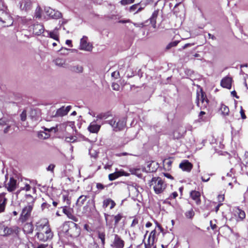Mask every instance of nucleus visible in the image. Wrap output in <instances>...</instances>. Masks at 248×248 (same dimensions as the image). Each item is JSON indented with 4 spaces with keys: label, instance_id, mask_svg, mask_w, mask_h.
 Instances as JSON below:
<instances>
[{
    "label": "nucleus",
    "instance_id": "nucleus-1",
    "mask_svg": "<svg viewBox=\"0 0 248 248\" xmlns=\"http://www.w3.org/2000/svg\"><path fill=\"white\" fill-rule=\"evenodd\" d=\"M36 230L35 237L40 242H46L53 237V233L46 219H41L36 222Z\"/></svg>",
    "mask_w": 248,
    "mask_h": 248
},
{
    "label": "nucleus",
    "instance_id": "nucleus-2",
    "mask_svg": "<svg viewBox=\"0 0 248 248\" xmlns=\"http://www.w3.org/2000/svg\"><path fill=\"white\" fill-rule=\"evenodd\" d=\"M61 231L66 237L70 238L71 239L77 238L81 233L80 227L71 221H65L62 224Z\"/></svg>",
    "mask_w": 248,
    "mask_h": 248
},
{
    "label": "nucleus",
    "instance_id": "nucleus-3",
    "mask_svg": "<svg viewBox=\"0 0 248 248\" xmlns=\"http://www.w3.org/2000/svg\"><path fill=\"white\" fill-rule=\"evenodd\" d=\"M27 198L31 199V201L28 203L27 205L24 206L20 213L18 222L21 224H23L31 220L32 218V212L33 211L35 200L33 198L31 195H27Z\"/></svg>",
    "mask_w": 248,
    "mask_h": 248
},
{
    "label": "nucleus",
    "instance_id": "nucleus-4",
    "mask_svg": "<svg viewBox=\"0 0 248 248\" xmlns=\"http://www.w3.org/2000/svg\"><path fill=\"white\" fill-rule=\"evenodd\" d=\"M20 229L19 227L14 226L9 227L6 226L3 222H0V235L7 236L12 234L18 235Z\"/></svg>",
    "mask_w": 248,
    "mask_h": 248
},
{
    "label": "nucleus",
    "instance_id": "nucleus-5",
    "mask_svg": "<svg viewBox=\"0 0 248 248\" xmlns=\"http://www.w3.org/2000/svg\"><path fill=\"white\" fill-rule=\"evenodd\" d=\"M7 7L5 5L3 8H0V21L4 27H9L13 23L12 17L6 12Z\"/></svg>",
    "mask_w": 248,
    "mask_h": 248
},
{
    "label": "nucleus",
    "instance_id": "nucleus-6",
    "mask_svg": "<svg viewBox=\"0 0 248 248\" xmlns=\"http://www.w3.org/2000/svg\"><path fill=\"white\" fill-rule=\"evenodd\" d=\"M196 103L201 109H204L207 108L209 104V100L207 99L205 93L201 90L200 92H197L196 95Z\"/></svg>",
    "mask_w": 248,
    "mask_h": 248
},
{
    "label": "nucleus",
    "instance_id": "nucleus-7",
    "mask_svg": "<svg viewBox=\"0 0 248 248\" xmlns=\"http://www.w3.org/2000/svg\"><path fill=\"white\" fill-rule=\"evenodd\" d=\"M10 122V120L6 117L3 116L0 118V130H2L4 134H7L11 130Z\"/></svg>",
    "mask_w": 248,
    "mask_h": 248
},
{
    "label": "nucleus",
    "instance_id": "nucleus-8",
    "mask_svg": "<svg viewBox=\"0 0 248 248\" xmlns=\"http://www.w3.org/2000/svg\"><path fill=\"white\" fill-rule=\"evenodd\" d=\"M104 216H105L107 225H108V226H110L111 225L112 220H110V221H109L108 219V217H110V216L105 213L104 214ZM111 217L113 218V219L114 220V225L115 227L118 225L120 221L123 218V216L122 213H118V214H117L116 215L111 216Z\"/></svg>",
    "mask_w": 248,
    "mask_h": 248
},
{
    "label": "nucleus",
    "instance_id": "nucleus-9",
    "mask_svg": "<svg viewBox=\"0 0 248 248\" xmlns=\"http://www.w3.org/2000/svg\"><path fill=\"white\" fill-rule=\"evenodd\" d=\"M114 238L111 246L114 248H124L125 245L124 241L117 234H113Z\"/></svg>",
    "mask_w": 248,
    "mask_h": 248
},
{
    "label": "nucleus",
    "instance_id": "nucleus-10",
    "mask_svg": "<svg viewBox=\"0 0 248 248\" xmlns=\"http://www.w3.org/2000/svg\"><path fill=\"white\" fill-rule=\"evenodd\" d=\"M110 124L116 129V131L123 129L126 125V122L124 120L112 119L110 121Z\"/></svg>",
    "mask_w": 248,
    "mask_h": 248
},
{
    "label": "nucleus",
    "instance_id": "nucleus-11",
    "mask_svg": "<svg viewBox=\"0 0 248 248\" xmlns=\"http://www.w3.org/2000/svg\"><path fill=\"white\" fill-rule=\"evenodd\" d=\"M63 213L67 216V217L74 222H78V218L74 215V211L72 208L68 206H64L62 207Z\"/></svg>",
    "mask_w": 248,
    "mask_h": 248
},
{
    "label": "nucleus",
    "instance_id": "nucleus-12",
    "mask_svg": "<svg viewBox=\"0 0 248 248\" xmlns=\"http://www.w3.org/2000/svg\"><path fill=\"white\" fill-rule=\"evenodd\" d=\"M17 180L13 177L10 178L9 181L6 183L5 182L4 186L9 192L15 191L16 188Z\"/></svg>",
    "mask_w": 248,
    "mask_h": 248
},
{
    "label": "nucleus",
    "instance_id": "nucleus-13",
    "mask_svg": "<svg viewBox=\"0 0 248 248\" xmlns=\"http://www.w3.org/2000/svg\"><path fill=\"white\" fill-rule=\"evenodd\" d=\"M156 194L162 193L166 188L167 185L159 177H156Z\"/></svg>",
    "mask_w": 248,
    "mask_h": 248
},
{
    "label": "nucleus",
    "instance_id": "nucleus-14",
    "mask_svg": "<svg viewBox=\"0 0 248 248\" xmlns=\"http://www.w3.org/2000/svg\"><path fill=\"white\" fill-rule=\"evenodd\" d=\"M130 174L129 173L125 172L123 170H120L116 171L114 173L109 174L108 177L109 180L113 181L121 176H128Z\"/></svg>",
    "mask_w": 248,
    "mask_h": 248
},
{
    "label": "nucleus",
    "instance_id": "nucleus-15",
    "mask_svg": "<svg viewBox=\"0 0 248 248\" xmlns=\"http://www.w3.org/2000/svg\"><path fill=\"white\" fill-rule=\"evenodd\" d=\"M88 38L87 37H83L80 40V49L88 51H91L92 50L93 46L92 44L87 42Z\"/></svg>",
    "mask_w": 248,
    "mask_h": 248
},
{
    "label": "nucleus",
    "instance_id": "nucleus-16",
    "mask_svg": "<svg viewBox=\"0 0 248 248\" xmlns=\"http://www.w3.org/2000/svg\"><path fill=\"white\" fill-rule=\"evenodd\" d=\"M6 193H0V214L5 212L8 199L6 197Z\"/></svg>",
    "mask_w": 248,
    "mask_h": 248
},
{
    "label": "nucleus",
    "instance_id": "nucleus-17",
    "mask_svg": "<svg viewBox=\"0 0 248 248\" xmlns=\"http://www.w3.org/2000/svg\"><path fill=\"white\" fill-rule=\"evenodd\" d=\"M179 167L183 171L189 172L192 170L193 165L188 160H184L180 163Z\"/></svg>",
    "mask_w": 248,
    "mask_h": 248
},
{
    "label": "nucleus",
    "instance_id": "nucleus-18",
    "mask_svg": "<svg viewBox=\"0 0 248 248\" xmlns=\"http://www.w3.org/2000/svg\"><path fill=\"white\" fill-rule=\"evenodd\" d=\"M23 231L26 234H30L32 233L34 230V227L32 221L23 223Z\"/></svg>",
    "mask_w": 248,
    "mask_h": 248
},
{
    "label": "nucleus",
    "instance_id": "nucleus-19",
    "mask_svg": "<svg viewBox=\"0 0 248 248\" xmlns=\"http://www.w3.org/2000/svg\"><path fill=\"white\" fill-rule=\"evenodd\" d=\"M155 239V230L152 231L148 237L147 243H145V248H155V246H154V241Z\"/></svg>",
    "mask_w": 248,
    "mask_h": 248
},
{
    "label": "nucleus",
    "instance_id": "nucleus-20",
    "mask_svg": "<svg viewBox=\"0 0 248 248\" xmlns=\"http://www.w3.org/2000/svg\"><path fill=\"white\" fill-rule=\"evenodd\" d=\"M31 0H22L20 2V8L22 10L28 11L31 8Z\"/></svg>",
    "mask_w": 248,
    "mask_h": 248
},
{
    "label": "nucleus",
    "instance_id": "nucleus-21",
    "mask_svg": "<svg viewBox=\"0 0 248 248\" xmlns=\"http://www.w3.org/2000/svg\"><path fill=\"white\" fill-rule=\"evenodd\" d=\"M101 128L100 124H97L96 122L94 121L90 123L88 127L89 131L92 133H97Z\"/></svg>",
    "mask_w": 248,
    "mask_h": 248
},
{
    "label": "nucleus",
    "instance_id": "nucleus-22",
    "mask_svg": "<svg viewBox=\"0 0 248 248\" xmlns=\"http://www.w3.org/2000/svg\"><path fill=\"white\" fill-rule=\"evenodd\" d=\"M190 196L192 200L195 201L197 204L198 205L201 203V193L199 191L192 190L190 193Z\"/></svg>",
    "mask_w": 248,
    "mask_h": 248
},
{
    "label": "nucleus",
    "instance_id": "nucleus-23",
    "mask_svg": "<svg viewBox=\"0 0 248 248\" xmlns=\"http://www.w3.org/2000/svg\"><path fill=\"white\" fill-rule=\"evenodd\" d=\"M44 31V26L40 23H36L33 25V32L37 35L43 33Z\"/></svg>",
    "mask_w": 248,
    "mask_h": 248
},
{
    "label": "nucleus",
    "instance_id": "nucleus-24",
    "mask_svg": "<svg viewBox=\"0 0 248 248\" xmlns=\"http://www.w3.org/2000/svg\"><path fill=\"white\" fill-rule=\"evenodd\" d=\"M109 205H110L109 209H112L116 206V203L110 198L105 199L103 202V208H107Z\"/></svg>",
    "mask_w": 248,
    "mask_h": 248
},
{
    "label": "nucleus",
    "instance_id": "nucleus-25",
    "mask_svg": "<svg viewBox=\"0 0 248 248\" xmlns=\"http://www.w3.org/2000/svg\"><path fill=\"white\" fill-rule=\"evenodd\" d=\"M220 84L223 88L231 89L232 87V78L229 77L224 78L221 80Z\"/></svg>",
    "mask_w": 248,
    "mask_h": 248
},
{
    "label": "nucleus",
    "instance_id": "nucleus-26",
    "mask_svg": "<svg viewBox=\"0 0 248 248\" xmlns=\"http://www.w3.org/2000/svg\"><path fill=\"white\" fill-rule=\"evenodd\" d=\"M47 15L50 17L54 19H58L61 17V13L58 11L49 9L46 11Z\"/></svg>",
    "mask_w": 248,
    "mask_h": 248
},
{
    "label": "nucleus",
    "instance_id": "nucleus-27",
    "mask_svg": "<svg viewBox=\"0 0 248 248\" xmlns=\"http://www.w3.org/2000/svg\"><path fill=\"white\" fill-rule=\"evenodd\" d=\"M219 111L220 112V114L224 116H228L230 113L229 107L223 104H221Z\"/></svg>",
    "mask_w": 248,
    "mask_h": 248
},
{
    "label": "nucleus",
    "instance_id": "nucleus-28",
    "mask_svg": "<svg viewBox=\"0 0 248 248\" xmlns=\"http://www.w3.org/2000/svg\"><path fill=\"white\" fill-rule=\"evenodd\" d=\"M172 161L168 159H165L163 160V165L164 169L165 170L169 171L171 170Z\"/></svg>",
    "mask_w": 248,
    "mask_h": 248
},
{
    "label": "nucleus",
    "instance_id": "nucleus-29",
    "mask_svg": "<svg viewBox=\"0 0 248 248\" xmlns=\"http://www.w3.org/2000/svg\"><path fill=\"white\" fill-rule=\"evenodd\" d=\"M141 222L143 221V218L141 217L140 216H137L134 217V218L132 220V222L131 224V227L134 228L135 226L138 224L139 221L140 220Z\"/></svg>",
    "mask_w": 248,
    "mask_h": 248
},
{
    "label": "nucleus",
    "instance_id": "nucleus-30",
    "mask_svg": "<svg viewBox=\"0 0 248 248\" xmlns=\"http://www.w3.org/2000/svg\"><path fill=\"white\" fill-rule=\"evenodd\" d=\"M88 197H88L87 196L81 195L78 198L77 201V204H78L79 206H81L84 204L85 201L87 200Z\"/></svg>",
    "mask_w": 248,
    "mask_h": 248
},
{
    "label": "nucleus",
    "instance_id": "nucleus-31",
    "mask_svg": "<svg viewBox=\"0 0 248 248\" xmlns=\"http://www.w3.org/2000/svg\"><path fill=\"white\" fill-rule=\"evenodd\" d=\"M97 235L98 238H99L101 241V244L102 246H104L105 245V238H106V234L104 232H98Z\"/></svg>",
    "mask_w": 248,
    "mask_h": 248
},
{
    "label": "nucleus",
    "instance_id": "nucleus-32",
    "mask_svg": "<svg viewBox=\"0 0 248 248\" xmlns=\"http://www.w3.org/2000/svg\"><path fill=\"white\" fill-rule=\"evenodd\" d=\"M70 70L74 72L81 73L83 71V67L79 65L73 66L70 67Z\"/></svg>",
    "mask_w": 248,
    "mask_h": 248
},
{
    "label": "nucleus",
    "instance_id": "nucleus-33",
    "mask_svg": "<svg viewBox=\"0 0 248 248\" xmlns=\"http://www.w3.org/2000/svg\"><path fill=\"white\" fill-rule=\"evenodd\" d=\"M54 62L57 65L60 66H63L65 63V60L61 58H57L55 59Z\"/></svg>",
    "mask_w": 248,
    "mask_h": 248
},
{
    "label": "nucleus",
    "instance_id": "nucleus-34",
    "mask_svg": "<svg viewBox=\"0 0 248 248\" xmlns=\"http://www.w3.org/2000/svg\"><path fill=\"white\" fill-rule=\"evenodd\" d=\"M235 212L238 214L239 217L242 220L245 218L246 214L245 212L243 210L237 208Z\"/></svg>",
    "mask_w": 248,
    "mask_h": 248
},
{
    "label": "nucleus",
    "instance_id": "nucleus-35",
    "mask_svg": "<svg viewBox=\"0 0 248 248\" xmlns=\"http://www.w3.org/2000/svg\"><path fill=\"white\" fill-rule=\"evenodd\" d=\"M195 215V213L192 209L186 211L185 213V216L187 218L191 219Z\"/></svg>",
    "mask_w": 248,
    "mask_h": 248
},
{
    "label": "nucleus",
    "instance_id": "nucleus-36",
    "mask_svg": "<svg viewBox=\"0 0 248 248\" xmlns=\"http://www.w3.org/2000/svg\"><path fill=\"white\" fill-rule=\"evenodd\" d=\"M179 43V41H175L170 43L166 47V50H168L172 47H175L177 46Z\"/></svg>",
    "mask_w": 248,
    "mask_h": 248
},
{
    "label": "nucleus",
    "instance_id": "nucleus-37",
    "mask_svg": "<svg viewBox=\"0 0 248 248\" xmlns=\"http://www.w3.org/2000/svg\"><path fill=\"white\" fill-rule=\"evenodd\" d=\"M65 109L64 107H62L59 109H58L57 111V115L59 116H63L66 115V114H64L65 112Z\"/></svg>",
    "mask_w": 248,
    "mask_h": 248
},
{
    "label": "nucleus",
    "instance_id": "nucleus-38",
    "mask_svg": "<svg viewBox=\"0 0 248 248\" xmlns=\"http://www.w3.org/2000/svg\"><path fill=\"white\" fill-rule=\"evenodd\" d=\"M49 36L50 38L60 42L59 35L57 33L54 32H50Z\"/></svg>",
    "mask_w": 248,
    "mask_h": 248
},
{
    "label": "nucleus",
    "instance_id": "nucleus-39",
    "mask_svg": "<svg viewBox=\"0 0 248 248\" xmlns=\"http://www.w3.org/2000/svg\"><path fill=\"white\" fill-rule=\"evenodd\" d=\"M134 1L135 0H121L120 3L122 5H126L133 3Z\"/></svg>",
    "mask_w": 248,
    "mask_h": 248
},
{
    "label": "nucleus",
    "instance_id": "nucleus-40",
    "mask_svg": "<svg viewBox=\"0 0 248 248\" xmlns=\"http://www.w3.org/2000/svg\"><path fill=\"white\" fill-rule=\"evenodd\" d=\"M88 248H99V247L96 243L93 242L89 244Z\"/></svg>",
    "mask_w": 248,
    "mask_h": 248
},
{
    "label": "nucleus",
    "instance_id": "nucleus-41",
    "mask_svg": "<svg viewBox=\"0 0 248 248\" xmlns=\"http://www.w3.org/2000/svg\"><path fill=\"white\" fill-rule=\"evenodd\" d=\"M27 118V113L25 110H24L20 114V118L22 121H25Z\"/></svg>",
    "mask_w": 248,
    "mask_h": 248
},
{
    "label": "nucleus",
    "instance_id": "nucleus-42",
    "mask_svg": "<svg viewBox=\"0 0 248 248\" xmlns=\"http://www.w3.org/2000/svg\"><path fill=\"white\" fill-rule=\"evenodd\" d=\"M139 5L140 3L133 4V5L130 6L129 8V11L131 12L135 11L137 9H138V7L139 6Z\"/></svg>",
    "mask_w": 248,
    "mask_h": 248
},
{
    "label": "nucleus",
    "instance_id": "nucleus-43",
    "mask_svg": "<svg viewBox=\"0 0 248 248\" xmlns=\"http://www.w3.org/2000/svg\"><path fill=\"white\" fill-rule=\"evenodd\" d=\"M51 205L47 202H43L41 205V208L42 210H44L46 209H48Z\"/></svg>",
    "mask_w": 248,
    "mask_h": 248
},
{
    "label": "nucleus",
    "instance_id": "nucleus-44",
    "mask_svg": "<svg viewBox=\"0 0 248 248\" xmlns=\"http://www.w3.org/2000/svg\"><path fill=\"white\" fill-rule=\"evenodd\" d=\"M36 18H40L41 17V10L40 8L37 9L35 12V16Z\"/></svg>",
    "mask_w": 248,
    "mask_h": 248
},
{
    "label": "nucleus",
    "instance_id": "nucleus-45",
    "mask_svg": "<svg viewBox=\"0 0 248 248\" xmlns=\"http://www.w3.org/2000/svg\"><path fill=\"white\" fill-rule=\"evenodd\" d=\"M155 16V12H154L153 14L152 17L150 18V22L151 23L152 26L155 28V22L154 21V18Z\"/></svg>",
    "mask_w": 248,
    "mask_h": 248
},
{
    "label": "nucleus",
    "instance_id": "nucleus-46",
    "mask_svg": "<svg viewBox=\"0 0 248 248\" xmlns=\"http://www.w3.org/2000/svg\"><path fill=\"white\" fill-rule=\"evenodd\" d=\"M112 88L114 90L119 91L120 89V86L118 83H113L112 84Z\"/></svg>",
    "mask_w": 248,
    "mask_h": 248
},
{
    "label": "nucleus",
    "instance_id": "nucleus-47",
    "mask_svg": "<svg viewBox=\"0 0 248 248\" xmlns=\"http://www.w3.org/2000/svg\"><path fill=\"white\" fill-rule=\"evenodd\" d=\"M201 179L202 182H208L210 180L209 175L207 174L204 176H202Z\"/></svg>",
    "mask_w": 248,
    "mask_h": 248
},
{
    "label": "nucleus",
    "instance_id": "nucleus-48",
    "mask_svg": "<svg viewBox=\"0 0 248 248\" xmlns=\"http://www.w3.org/2000/svg\"><path fill=\"white\" fill-rule=\"evenodd\" d=\"M178 196V193L177 192H173L169 197V199L172 200L175 199Z\"/></svg>",
    "mask_w": 248,
    "mask_h": 248
},
{
    "label": "nucleus",
    "instance_id": "nucleus-49",
    "mask_svg": "<svg viewBox=\"0 0 248 248\" xmlns=\"http://www.w3.org/2000/svg\"><path fill=\"white\" fill-rule=\"evenodd\" d=\"M96 187L98 189L103 190L105 188V186L101 183H98L96 184Z\"/></svg>",
    "mask_w": 248,
    "mask_h": 248
},
{
    "label": "nucleus",
    "instance_id": "nucleus-50",
    "mask_svg": "<svg viewBox=\"0 0 248 248\" xmlns=\"http://www.w3.org/2000/svg\"><path fill=\"white\" fill-rule=\"evenodd\" d=\"M240 114H241V117H242V118L243 119H246L247 117H246V115L245 114V111L243 109L242 107H241Z\"/></svg>",
    "mask_w": 248,
    "mask_h": 248
},
{
    "label": "nucleus",
    "instance_id": "nucleus-51",
    "mask_svg": "<svg viewBox=\"0 0 248 248\" xmlns=\"http://www.w3.org/2000/svg\"><path fill=\"white\" fill-rule=\"evenodd\" d=\"M55 167V166L54 165L50 164L47 168V170L48 171H51V172H53Z\"/></svg>",
    "mask_w": 248,
    "mask_h": 248
},
{
    "label": "nucleus",
    "instance_id": "nucleus-52",
    "mask_svg": "<svg viewBox=\"0 0 248 248\" xmlns=\"http://www.w3.org/2000/svg\"><path fill=\"white\" fill-rule=\"evenodd\" d=\"M157 228L159 232H162L163 231V229L161 226V225L156 221V228Z\"/></svg>",
    "mask_w": 248,
    "mask_h": 248
},
{
    "label": "nucleus",
    "instance_id": "nucleus-53",
    "mask_svg": "<svg viewBox=\"0 0 248 248\" xmlns=\"http://www.w3.org/2000/svg\"><path fill=\"white\" fill-rule=\"evenodd\" d=\"M218 201L219 202V203H221V202H223L224 200V196L219 195L217 197Z\"/></svg>",
    "mask_w": 248,
    "mask_h": 248
},
{
    "label": "nucleus",
    "instance_id": "nucleus-54",
    "mask_svg": "<svg viewBox=\"0 0 248 248\" xmlns=\"http://www.w3.org/2000/svg\"><path fill=\"white\" fill-rule=\"evenodd\" d=\"M155 181V178L153 177L151 182L149 183V186L150 187L153 186V188L155 191V186H153V182Z\"/></svg>",
    "mask_w": 248,
    "mask_h": 248
},
{
    "label": "nucleus",
    "instance_id": "nucleus-55",
    "mask_svg": "<svg viewBox=\"0 0 248 248\" xmlns=\"http://www.w3.org/2000/svg\"><path fill=\"white\" fill-rule=\"evenodd\" d=\"M84 229L85 230L88 232H90L91 229L89 225L87 224H85L84 225Z\"/></svg>",
    "mask_w": 248,
    "mask_h": 248
},
{
    "label": "nucleus",
    "instance_id": "nucleus-56",
    "mask_svg": "<svg viewBox=\"0 0 248 248\" xmlns=\"http://www.w3.org/2000/svg\"><path fill=\"white\" fill-rule=\"evenodd\" d=\"M222 203H219L217 206L216 207H215V211L216 212V213H217V212L218 211L219 209V208L222 205Z\"/></svg>",
    "mask_w": 248,
    "mask_h": 248
},
{
    "label": "nucleus",
    "instance_id": "nucleus-57",
    "mask_svg": "<svg viewBox=\"0 0 248 248\" xmlns=\"http://www.w3.org/2000/svg\"><path fill=\"white\" fill-rule=\"evenodd\" d=\"M31 188V186H30V185L29 184H26L25 187H24L23 189L25 190L26 191H28L30 190Z\"/></svg>",
    "mask_w": 248,
    "mask_h": 248
},
{
    "label": "nucleus",
    "instance_id": "nucleus-58",
    "mask_svg": "<svg viewBox=\"0 0 248 248\" xmlns=\"http://www.w3.org/2000/svg\"><path fill=\"white\" fill-rule=\"evenodd\" d=\"M62 198H63V200L65 201H67V203L68 204H70V202H69V200L68 199V196L67 195H63L62 196Z\"/></svg>",
    "mask_w": 248,
    "mask_h": 248
},
{
    "label": "nucleus",
    "instance_id": "nucleus-59",
    "mask_svg": "<svg viewBox=\"0 0 248 248\" xmlns=\"http://www.w3.org/2000/svg\"><path fill=\"white\" fill-rule=\"evenodd\" d=\"M71 108V106H68L66 108H65V109L66 111H65V112L64 113V114H67L68 113V112L70 111Z\"/></svg>",
    "mask_w": 248,
    "mask_h": 248
},
{
    "label": "nucleus",
    "instance_id": "nucleus-60",
    "mask_svg": "<svg viewBox=\"0 0 248 248\" xmlns=\"http://www.w3.org/2000/svg\"><path fill=\"white\" fill-rule=\"evenodd\" d=\"M65 43L66 45H68L69 46H70L71 47L72 46V41L71 40H67L65 42Z\"/></svg>",
    "mask_w": 248,
    "mask_h": 248
},
{
    "label": "nucleus",
    "instance_id": "nucleus-61",
    "mask_svg": "<svg viewBox=\"0 0 248 248\" xmlns=\"http://www.w3.org/2000/svg\"><path fill=\"white\" fill-rule=\"evenodd\" d=\"M72 140H75L73 136L66 138V140L67 141L70 142Z\"/></svg>",
    "mask_w": 248,
    "mask_h": 248
},
{
    "label": "nucleus",
    "instance_id": "nucleus-62",
    "mask_svg": "<svg viewBox=\"0 0 248 248\" xmlns=\"http://www.w3.org/2000/svg\"><path fill=\"white\" fill-rule=\"evenodd\" d=\"M47 247V245L41 244L38 245L36 248H46Z\"/></svg>",
    "mask_w": 248,
    "mask_h": 248
},
{
    "label": "nucleus",
    "instance_id": "nucleus-63",
    "mask_svg": "<svg viewBox=\"0 0 248 248\" xmlns=\"http://www.w3.org/2000/svg\"><path fill=\"white\" fill-rule=\"evenodd\" d=\"M5 4L3 0H0V8H3L4 7Z\"/></svg>",
    "mask_w": 248,
    "mask_h": 248
},
{
    "label": "nucleus",
    "instance_id": "nucleus-64",
    "mask_svg": "<svg viewBox=\"0 0 248 248\" xmlns=\"http://www.w3.org/2000/svg\"><path fill=\"white\" fill-rule=\"evenodd\" d=\"M130 22V20L129 19H127V20H120L119 21V23H128Z\"/></svg>",
    "mask_w": 248,
    "mask_h": 248
}]
</instances>
